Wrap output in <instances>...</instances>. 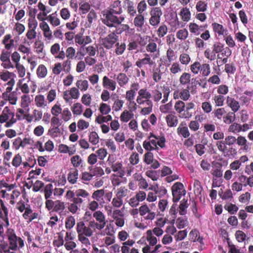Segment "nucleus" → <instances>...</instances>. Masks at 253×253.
Instances as JSON below:
<instances>
[{
	"mask_svg": "<svg viewBox=\"0 0 253 253\" xmlns=\"http://www.w3.org/2000/svg\"><path fill=\"white\" fill-rule=\"evenodd\" d=\"M123 10L121 1L115 0L112 2L107 9L102 10L101 12V20L102 22L109 28L117 27L125 20V17L121 15Z\"/></svg>",
	"mask_w": 253,
	"mask_h": 253,
	"instance_id": "f257e3e1",
	"label": "nucleus"
},
{
	"mask_svg": "<svg viewBox=\"0 0 253 253\" xmlns=\"http://www.w3.org/2000/svg\"><path fill=\"white\" fill-rule=\"evenodd\" d=\"M8 243L3 240L0 241V253H16L24 246V240L16 235L14 230L8 228L6 232Z\"/></svg>",
	"mask_w": 253,
	"mask_h": 253,
	"instance_id": "f03ea898",
	"label": "nucleus"
},
{
	"mask_svg": "<svg viewBox=\"0 0 253 253\" xmlns=\"http://www.w3.org/2000/svg\"><path fill=\"white\" fill-rule=\"evenodd\" d=\"M16 121L13 111L9 107H5L0 114V124H4L5 127H10L16 122Z\"/></svg>",
	"mask_w": 253,
	"mask_h": 253,
	"instance_id": "7ed1b4c3",
	"label": "nucleus"
},
{
	"mask_svg": "<svg viewBox=\"0 0 253 253\" xmlns=\"http://www.w3.org/2000/svg\"><path fill=\"white\" fill-rule=\"evenodd\" d=\"M76 231L79 235H84L91 237L94 233L98 231L89 221L85 222L83 221L78 222L76 225Z\"/></svg>",
	"mask_w": 253,
	"mask_h": 253,
	"instance_id": "20e7f679",
	"label": "nucleus"
},
{
	"mask_svg": "<svg viewBox=\"0 0 253 253\" xmlns=\"http://www.w3.org/2000/svg\"><path fill=\"white\" fill-rule=\"evenodd\" d=\"M156 206L154 203L143 204L139 208V214L146 220H153L156 216Z\"/></svg>",
	"mask_w": 253,
	"mask_h": 253,
	"instance_id": "39448f33",
	"label": "nucleus"
},
{
	"mask_svg": "<svg viewBox=\"0 0 253 253\" xmlns=\"http://www.w3.org/2000/svg\"><path fill=\"white\" fill-rule=\"evenodd\" d=\"M89 196V193L85 190L78 189L75 191L68 190L66 194V198L68 200L73 199L78 203L82 204Z\"/></svg>",
	"mask_w": 253,
	"mask_h": 253,
	"instance_id": "423d86ee",
	"label": "nucleus"
},
{
	"mask_svg": "<svg viewBox=\"0 0 253 253\" xmlns=\"http://www.w3.org/2000/svg\"><path fill=\"white\" fill-rule=\"evenodd\" d=\"M93 219L90 220L92 224L98 231L102 230L106 226V220L105 214L100 211L93 212Z\"/></svg>",
	"mask_w": 253,
	"mask_h": 253,
	"instance_id": "0eeeda50",
	"label": "nucleus"
},
{
	"mask_svg": "<svg viewBox=\"0 0 253 253\" xmlns=\"http://www.w3.org/2000/svg\"><path fill=\"white\" fill-rule=\"evenodd\" d=\"M118 41H119V37L115 32H112L105 37L101 38L99 42L103 48L109 50L114 47Z\"/></svg>",
	"mask_w": 253,
	"mask_h": 253,
	"instance_id": "6e6552de",
	"label": "nucleus"
},
{
	"mask_svg": "<svg viewBox=\"0 0 253 253\" xmlns=\"http://www.w3.org/2000/svg\"><path fill=\"white\" fill-rule=\"evenodd\" d=\"M16 74L8 70H3L0 73V80L5 83L4 86L6 88L13 87L15 84Z\"/></svg>",
	"mask_w": 253,
	"mask_h": 253,
	"instance_id": "1a4fd4ad",
	"label": "nucleus"
},
{
	"mask_svg": "<svg viewBox=\"0 0 253 253\" xmlns=\"http://www.w3.org/2000/svg\"><path fill=\"white\" fill-rule=\"evenodd\" d=\"M1 208H0V237L3 233V226H8L9 222L8 219V210L4 206L2 200H0Z\"/></svg>",
	"mask_w": 253,
	"mask_h": 253,
	"instance_id": "9d476101",
	"label": "nucleus"
},
{
	"mask_svg": "<svg viewBox=\"0 0 253 253\" xmlns=\"http://www.w3.org/2000/svg\"><path fill=\"white\" fill-rule=\"evenodd\" d=\"M150 17L149 20V22L150 25L154 27H157L161 21V17L163 15V12L159 7L153 8L151 11Z\"/></svg>",
	"mask_w": 253,
	"mask_h": 253,
	"instance_id": "9b49d317",
	"label": "nucleus"
},
{
	"mask_svg": "<svg viewBox=\"0 0 253 253\" xmlns=\"http://www.w3.org/2000/svg\"><path fill=\"white\" fill-rule=\"evenodd\" d=\"M13 87L6 88L5 91L2 93V99L11 105H15L18 100L17 93L16 91H12Z\"/></svg>",
	"mask_w": 253,
	"mask_h": 253,
	"instance_id": "f8f14e48",
	"label": "nucleus"
},
{
	"mask_svg": "<svg viewBox=\"0 0 253 253\" xmlns=\"http://www.w3.org/2000/svg\"><path fill=\"white\" fill-rule=\"evenodd\" d=\"M173 196V201L177 202L180 199L181 196L185 195V190L183 185L180 182L175 183L171 187Z\"/></svg>",
	"mask_w": 253,
	"mask_h": 253,
	"instance_id": "ddd939ff",
	"label": "nucleus"
},
{
	"mask_svg": "<svg viewBox=\"0 0 253 253\" xmlns=\"http://www.w3.org/2000/svg\"><path fill=\"white\" fill-rule=\"evenodd\" d=\"M80 96V92L77 87H73L69 90L64 91L63 97L66 103L72 102L73 99H78Z\"/></svg>",
	"mask_w": 253,
	"mask_h": 253,
	"instance_id": "4468645a",
	"label": "nucleus"
},
{
	"mask_svg": "<svg viewBox=\"0 0 253 253\" xmlns=\"http://www.w3.org/2000/svg\"><path fill=\"white\" fill-rule=\"evenodd\" d=\"M216 146L218 150L224 154L225 156H229L230 155H234L237 154L236 150L232 147L227 149V145L225 144L224 140H219L216 142Z\"/></svg>",
	"mask_w": 253,
	"mask_h": 253,
	"instance_id": "2eb2a0df",
	"label": "nucleus"
},
{
	"mask_svg": "<svg viewBox=\"0 0 253 253\" xmlns=\"http://www.w3.org/2000/svg\"><path fill=\"white\" fill-rule=\"evenodd\" d=\"M189 237L190 240L193 242L199 243L198 249L200 251H202L205 248L204 238L200 235V233L198 230H192L189 233Z\"/></svg>",
	"mask_w": 253,
	"mask_h": 253,
	"instance_id": "dca6fc26",
	"label": "nucleus"
},
{
	"mask_svg": "<svg viewBox=\"0 0 253 253\" xmlns=\"http://www.w3.org/2000/svg\"><path fill=\"white\" fill-rule=\"evenodd\" d=\"M91 37L89 36L84 35L83 34H77L75 36V42L77 44L81 46H85L86 44L92 42Z\"/></svg>",
	"mask_w": 253,
	"mask_h": 253,
	"instance_id": "f3484780",
	"label": "nucleus"
},
{
	"mask_svg": "<svg viewBox=\"0 0 253 253\" xmlns=\"http://www.w3.org/2000/svg\"><path fill=\"white\" fill-rule=\"evenodd\" d=\"M39 27L42 30L43 36L46 41L50 42L53 39L52 32L46 22H41Z\"/></svg>",
	"mask_w": 253,
	"mask_h": 253,
	"instance_id": "a211bd4d",
	"label": "nucleus"
},
{
	"mask_svg": "<svg viewBox=\"0 0 253 253\" xmlns=\"http://www.w3.org/2000/svg\"><path fill=\"white\" fill-rule=\"evenodd\" d=\"M117 82L105 76L102 79V86L107 90L114 91L116 89Z\"/></svg>",
	"mask_w": 253,
	"mask_h": 253,
	"instance_id": "6ab92c4d",
	"label": "nucleus"
},
{
	"mask_svg": "<svg viewBox=\"0 0 253 253\" xmlns=\"http://www.w3.org/2000/svg\"><path fill=\"white\" fill-rule=\"evenodd\" d=\"M145 19L143 15L138 14L136 15L133 20V24L139 32L145 33V31L143 28L144 24Z\"/></svg>",
	"mask_w": 253,
	"mask_h": 253,
	"instance_id": "aec40b11",
	"label": "nucleus"
},
{
	"mask_svg": "<svg viewBox=\"0 0 253 253\" xmlns=\"http://www.w3.org/2000/svg\"><path fill=\"white\" fill-rule=\"evenodd\" d=\"M176 57L175 52L171 48H169L166 52V59H165L164 57H163V65L166 67L169 66L170 63L175 60Z\"/></svg>",
	"mask_w": 253,
	"mask_h": 253,
	"instance_id": "412c9836",
	"label": "nucleus"
},
{
	"mask_svg": "<svg viewBox=\"0 0 253 253\" xmlns=\"http://www.w3.org/2000/svg\"><path fill=\"white\" fill-rule=\"evenodd\" d=\"M144 56V58L139 59L135 63L136 66L139 68L143 67L146 65H148L151 67L154 64V62L151 59L149 54L146 53Z\"/></svg>",
	"mask_w": 253,
	"mask_h": 253,
	"instance_id": "4be33fe9",
	"label": "nucleus"
},
{
	"mask_svg": "<svg viewBox=\"0 0 253 253\" xmlns=\"http://www.w3.org/2000/svg\"><path fill=\"white\" fill-rule=\"evenodd\" d=\"M253 96V90H246L239 98L241 105L248 106L250 104Z\"/></svg>",
	"mask_w": 253,
	"mask_h": 253,
	"instance_id": "5701e85b",
	"label": "nucleus"
},
{
	"mask_svg": "<svg viewBox=\"0 0 253 253\" xmlns=\"http://www.w3.org/2000/svg\"><path fill=\"white\" fill-rule=\"evenodd\" d=\"M226 103L234 113L237 112L240 108L239 102L231 96L226 97Z\"/></svg>",
	"mask_w": 253,
	"mask_h": 253,
	"instance_id": "b1692460",
	"label": "nucleus"
},
{
	"mask_svg": "<svg viewBox=\"0 0 253 253\" xmlns=\"http://www.w3.org/2000/svg\"><path fill=\"white\" fill-rule=\"evenodd\" d=\"M34 102L36 106L38 108L44 109L48 105V102L46 99L45 96L41 94H38L35 96Z\"/></svg>",
	"mask_w": 253,
	"mask_h": 253,
	"instance_id": "393cba45",
	"label": "nucleus"
},
{
	"mask_svg": "<svg viewBox=\"0 0 253 253\" xmlns=\"http://www.w3.org/2000/svg\"><path fill=\"white\" fill-rule=\"evenodd\" d=\"M129 79L125 73H119L116 77V82L120 87H124L128 84Z\"/></svg>",
	"mask_w": 253,
	"mask_h": 253,
	"instance_id": "a878e982",
	"label": "nucleus"
},
{
	"mask_svg": "<svg viewBox=\"0 0 253 253\" xmlns=\"http://www.w3.org/2000/svg\"><path fill=\"white\" fill-rule=\"evenodd\" d=\"M185 110L181 115V118L185 119H189L193 115V113L191 111L195 107V104L192 102H188L185 104Z\"/></svg>",
	"mask_w": 253,
	"mask_h": 253,
	"instance_id": "bb28decb",
	"label": "nucleus"
},
{
	"mask_svg": "<svg viewBox=\"0 0 253 253\" xmlns=\"http://www.w3.org/2000/svg\"><path fill=\"white\" fill-rule=\"evenodd\" d=\"M124 4L127 13L130 17L135 16L136 14V10L134 3L130 0H125Z\"/></svg>",
	"mask_w": 253,
	"mask_h": 253,
	"instance_id": "cd10ccee",
	"label": "nucleus"
},
{
	"mask_svg": "<svg viewBox=\"0 0 253 253\" xmlns=\"http://www.w3.org/2000/svg\"><path fill=\"white\" fill-rule=\"evenodd\" d=\"M167 125L169 127H175L178 124V117L174 114H169L165 118Z\"/></svg>",
	"mask_w": 253,
	"mask_h": 253,
	"instance_id": "c85d7f7f",
	"label": "nucleus"
},
{
	"mask_svg": "<svg viewBox=\"0 0 253 253\" xmlns=\"http://www.w3.org/2000/svg\"><path fill=\"white\" fill-rule=\"evenodd\" d=\"M168 67H169L170 74L172 76L179 74L182 71L181 65L178 62H174L172 64L170 63V66Z\"/></svg>",
	"mask_w": 253,
	"mask_h": 253,
	"instance_id": "c756f323",
	"label": "nucleus"
},
{
	"mask_svg": "<svg viewBox=\"0 0 253 253\" xmlns=\"http://www.w3.org/2000/svg\"><path fill=\"white\" fill-rule=\"evenodd\" d=\"M111 168L112 170L114 172H117V174H119L121 177H123L125 176V170L121 162H117L115 164H112Z\"/></svg>",
	"mask_w": 253,
	"mask_h": 253,
	"instance_id": "7c9ffc66",
	"label": "nucleus"
},
{
	"mask_svg": "<svg viewBox=\"0 0 253 253\" xmlns=\"http://www.w3.org/2000/svg\"><path fill=\"white\" fill-rule=\"evenodd\" d=\"M212 27L213 31L219 36H225L228 34V30L225 29L223 26L217 23H213L212 24Z\"/></svg>",
	"mask_w": 253,
	"mask_h": 253,
	"instance_id": "2f4dec72",
	"label": "nucleus"
},
{
	"mask_svg": "<svg viewBox=\"0 0 253 253\" xmlns=\"http://www.w3.org/2000/svg\"><path fill=\"white\" fill-rule=\"evenodd\" d=\"M152 97V93L147 88H143L140 89L137 93L136 99H151Z\"/></svg>",
	"mask_w": 253,
	"mask_h": 253,
	"instance_id": "473e14b6",
	"label": "nucleus"
},
{
	"mask_svg": "<svg viewBox=\"0 0 253 253\" xmlns=\"http://www.w3.org/2000/svg\"><path fill=\"white\" fill-rule=\"evenodd\" d=\"M134 118L133 112L125 109L121 113L120 118L121 122L127 123Z\"/></svg>",
	"mask_w": 253,
	"mask_h": 253,
	"instance_id": "72a5a7b5",
	"label": "nucleus"
},
{
	"mask_svg": "<svg viewBox=\"0 0 253 253\" xmlns=\"http://www.w3.org/2000/svg\"><path fill=\"white\" fill-rule=\"evenodd\" d=\"M46 20H47L53 27L58 26L60 24V20L58 17L56 12L46 16Z\"/></svg>",
	"mask_w": 253,
	"mask_h": 253,
	"instance_id": "f704fd0d",
	"label": "nucleus"
},
{
	"mask_svg": "<svg viewBox=\"0 0 253 253\" xmlns=\"http://www.w3.org/2000/svg\"><path fill=\"white\" fill-rule=\"evenodd\" d=\"M79 171L77 169H71L67 176L68 182L72 184L77 182L78 179Z\"/></svg>",
	"mask_w": 253,
	"mask_h": 253,
	"instance_id": "c9c22d12",
	"label": "nucleus"
},
{
	"mask_svg": "<svg viewBox=\"0 0 253 253\" xmlns=\"http://www.w3.org/2000/svg\"><path fill=\"white\" fill-rule=\"evenodd\" d=\"M206 27H207L206 26H199L195 23H190L189 24L190 32L195 35H199L202 31H204V28Z\"/></svg>",
	"mask_w": 253,
	"mask_h": 253,
	"instance_id": "e433bc0d",
	"label": "nucleus"
},
{
	"mask_svg": "<svg viewBox=\"0 0 253 253\" xmlns=\"http://www.w3.org/2000/svg\"><path fill=\"white\" fill-rule=\"evenodd\" d=\"M237 143L239 146L242 147V149L245 152H248L251 148L249 146V143L246 138L242 136H239L236 138Z\"/></svg>",
	"mask_w": 253,
	"mask_h": 253,
	"instance_id": "4c0bfd02",
	"label": "nucleus"
},
{
	"mask_svg": "<svg viewBox=\"0 0 253 253\" xmlns=\"http://www.w3.org/2000/svg\"><path fill=\"white\" fill-rule=\"evenodd\" d=\"M146 50L147 52L152 53L154 54L155 52H157L153 56V59L157 58L159 55V50L157 47V44L154 42H149L146 46Z\"/></svg>",
	"mask_w": 253,
	"mask_h": 253,
	"instance_id": "58836bf2",
	"label": "nucleus"
},
{
	"mask_svg": "<svg viewBox=\"0 0 253 253\" xmlns=\"http://www.w3.org/2000/svg\"><path fill=\"white\" fill-rule=\"evenodd\" d=\"M105 190L103 189L97 190L92 193V198L95 201H96L99 202L100 205H102L104 203V202H102L103 197L105 195Z\"/></svg>",
	"mask_w": 253,
	"mask_h": 253,
	"instance_id": "ea45409f",
	"label": "nucleus"
},
{
	"mask_svg": "<svg viewBox=\"0 0 253 253\" xmlns=\"http://www.w3.org/2000/svg\"><path fill=\"white\" fill-rule=\"evenodd\" d=\"M70 201L72 203L68 204V209L72 213H76L78 211H80L82 204L77 203L73 199H71Z\"/></svg>",
	"mask_w": 253,
	"mask_h": 253,
	"instance_id": "a19ab883",
	"label": "nucleus"
},
{
	"mask_svg": "<svg viewBox=\"0 0 253 253\" xmlns=\"http://www.w3.org/2000/svg\"><path fill=\"white\" fill-rule=\"evenodd\" d=\"M129 193L128 190L125 186H121L118 188L115 192V197L120 199L127 196Z\"/></svg>",
	"mask_w": 253,
	"mask_h": 253,
	"instance_id": "79ce46f5",
	"label": "nucleus"
},
{
	"mask_svg": "<svg viewBox=\"0 0 253 253\" xmlns=\"http://www.w3.org/2000/svg\"><path fill=\"white\" fill-rule=\"evenodd\" d=\"M65 209V205L64 202L59 200L55 201V204L53 211L59 213L60 215H63L65 213V211H64Z\"/></svg>",
	"mask_w": 253,
	"mask_h": 253,
	"instance_id": "37998d69",
	"label": "nucleus"
},
{
	"mask_svg": "<svg viewBox=\"0 0 253 253\" xmlns=\"http://www.w3.org/2000/svg\"><path fill=\"white\" fill-rule=\"evenodd\" d=\"M36 75L38 78L43 79L47 75V69L43 64H40L36 69Z\"/></svg>",
	"mask_w": 253,
	"mask_h": 253,
	"instance_id": "c03bdc74",
	"label": "nucleus"
},
{
	"mask_svg": "<svg viewBox=\"0 0 253 253\" xmlns=\"http://www.w3.org/2000/svg\"><path fill=\"white\" fill-rule=\"evenodd\" d=\"M185 102L182 100H178L175 103L174 108L176 113L179 115L180 117L185 111Z\"/></svg>",
	"mask_w": 253,
	"mask_h": 253,
	"instance_id": "a18cd8bd",
	"label": "nucleus"
},
{
	"mask_svg": "<svg viewBox=\"0 0 253 253\" xmlns=\"http://www.w3.org/2000/svg\"><path fill=\"white\" fill-rule=\"evenodd\" d=\"M107 228H106V234L109 236L104 238V240L106 246H110L114 244L115 242V237L114 236V231L112 230L111 231H108L107 232Z\"/></svg>",
	"mask_w": 253,
	"mask_h": 253,
	"instance_id": "49530a36",
	"label": "nucleus"
},
{
	"mask_svg": "<svg viewBox=\"0 0 253 253\" xmlns=\"http://www.w3.org/2000/svg\"><path fill=\"white\" fill-rule=\"evenodd\" d=\"M182 20L184 22H188L191 19V12L187 7H184L181 9L179 13Z\"/></svg>",
	"mask_w": 253,
	"mask_h": 253,
	"instance_id": "de8ad7c7",
	"label": "nucleus"
},
{
	"mask_svg": "<svg viewBox=\"0 0 253 253\" xmlns=\"http://www.w3.org/2000/svg\"><path fill=\"white\" fill-rule=\"evenodd\" d=\"M23 217L25 219H29V221H32L37 217V214L34 213L30 206L26 207L24 213L23 214Z\"/></svg>",
	"mask_w": 253,
	"mask_h": 253,
	"instance_id": "09e8293b",
	"label": "nucleus"
},
{
	"mask_svg": "<svg viewBox=\"0 0 253 253\" xmlns=\"http://www.w3.org/2000/svg\"><path fill=\"white\" fill-rule=\"evenodd\" d=\"M177 131L179 135L184 138H187L190 135L188 127L186 126H184L182 123L180 124L178 127Z\"/></svg>",
	"mask_w": 253,
	"mask_h": 253,
	"instance_id": "8fccbe9b",
	"label": "nucleus"
},
{
	"mask_svg": "<svg viewBox=\"0 0 253 253\" xmlns=\"http://www.w3.org/2000/svg\"><path fill=\"white\" fill-rule=\"evenodd\" d=\"M226 100V97L222 95L215 94L212 97V100H213L215 106L216 107H221L224 104V101Z\"/></svg>",
	"mask_w": 253,
	"mask_h": 253,
	"instance_id": "3c124183",
	"label": "nucleus"
},
{
	"mask_svg": "<svg viewBox=\"0 0 253 253\" xmlns=\"http://www.w3.org/2000/svg\"><path fill=\"white\" fill-rule=\"evenodd\" d=\"M191 75L187 72H183L182 73L179 79L180 84L182 85H186L189 84L190 82V79Z\"/></svg>",
	"mask_w": 253,
	"mask_h": 253,
	"instance_id": "603ef678",
	"label": "nucleus"
},
{
	"mask_svg": "<svg viewBox=\"0 0 253 253\" xmlns=\"http://www.w3.org/2000/svg\"><path fill=\"white\" fill-rule=\"evenodd\" d=\"M114 47H115L114 50L115 54L117 55H121L124 53L126 49V44L124 42L120 43L119 41H118Z\"/></svg>",
	"mask_w": 253,
	"mask_h": 253,
	"instance_id": "864d4df0",
	"label": "nucleus"
},
{
	"mask_svg": "<svg viewBox=\"0 0 253 253\" xmlns=\"http://www.w3.org/2000/svg\"><path fill=\"white\" fill-rule=\"evenodd\" d=\"M70 161L71 164L75 168L82 167L84 162L81 157L78 155H75L71 157Z\"/></svg>",
	"mask_w": 253,
	"mask_h": 253,
	"instance_id": "5fc2aeb1",
	"label": "nucleus"
},
{
	"mask_svg": "<svg viewBox=\"0 0 253 253\" xmlns=\"http://www.w3.org/2000/svg\"><path fill=\"white\" fill-rule=\"evenodd\" d=\"M76 85L78 89L82 92L87 90L88 88L89 84L87 80H78L76 83Z\"/></svg>",
	"mask_w": 253,
	"mask_h": 253,
	"instance_id": "6e6d98bb",
	"label": "nucleus"
},
{
	"mask_svg": "<svg viewBox=\"0 0 253 253\" xmlns=\"http://www.w3.org/2000/svg\"><path fill=\"white\" fill-rule=\"evenodd\" d=\"M124 103V100L120 99L119 96H117V98L114 100V103L113 104V110L116 112H118L121 110L123 107Z\"/></svg>",
	"mask_w": 253,
	"mask_h": 253,
	"instance_id": "4d7b16f0",
	"label": "nucleus"
},
{
	"mask_svg": "<svg viewBox=\"0 0 253 253\" xmlns=\"http://www.w3.org/2000/svg\"><path fill=\"white\" fill-rule=\"evenodd\" d=\"M31 102V98L29 95L24 94L21 97V106L24 109L28 108Z\"/></svg>",
	"mask_w": 253,
	"mask_h": 253,
	"instance_id": "13d9d810",
	"label": "nucleus"
},
{
	"mask_svg": "<svg viewBox=\"0 0 253 253\" xmlns=\"http://www.w3.org/2000/svg\"><path fill=\"white\" fill-rule=\"evenodd\" d=\"M179 61L180 64L187 66L191 62V57L188 54L183 52L179 55Z\"/></svg>",
	"mask_w": 253,
	"mask_h": 253,
	"instance_id": "bf43d9fd",
	"label": "nucleus"
},
{
	"mask_svg": "<svg viewBox=\"0 0 253 253\" xmlns=\"http://www.w3.org/2000/svg\"><path fill=\"white\" fill-rule=\"evenodd\" d=\"M146 240L148 242L150 245L154 246L157 243V238L152 234L151 230H148L146 233Z\"/></svg>",
	"mask_w": 253,
	"mask_h": 253,
	"instance_id": "052dcab7",
	"label": "nucleus"
},
{
	"mask_svg": "<svg viewBox=\"0 0 253 253\" xmlns=\"http://www.w3.org/2000/svg\"><path fill=\"white\" fill-rule=\"evenodd\" d=\"M170 26L172 31H175L178 28H183L185 26L182 22L178 20V18H176L171 20L169 23Z\"/></svg>",
	"mask_w": 253,
	"mask_h": 253,
	"instance_id": "680f3d73",
	"label": "nucleus"
},
{
	"mask_svg": "<svg viewBox=\"0 0 253 253\" xmlns=\"http://www.w3.org/2000/svg\"><path fill=\"white\" fill-rule=\"evenodd\" d=\"M61 134V130L58 126H53L48 130V134L53 138L58 137Z\"/></svg>",
	"mask_w": 253,
	"mask_h": 253,
	"instance_id": "e2e57ef3",
	"label": "nucleus"
},
{
	"mask_svg": "<svg viewBox=\"0 0 253 253\" xmlns=\"http://www.w3.org/2000/svg\"><path fill=\"white\" fill-rule=\"evenodd\" d=\"M71 110L74 115H80L83 111V106L80 103H75L71 107Z\"/></svg>",
	"mask_w": 253,
	"mask_h": 253,
	"instance_id": "0e129e2a",
	"label": "nucleus"
},
{
	"mask_svg": "<svg viewBox=\"0 0 253 253\" xmlns=\"http://www.w3.org/2000/svg\"><path fill=\"white\" fill-rule=\"evenodd\" d=\"M168 27L164 24H161L156 30V33L160 38L164 37L168 33Z\"/></svg>",
	"mask_w": 253,
	"mask_h": 253,
	"instance_id": "69168bd1",
	"label": "nucleus"
},
{
	"mask_svg": "<svg viewBox=\"0 0 253 253\" xmlns=\"http://www.w3.org/2000/svg\"><path fill=\"white\" fill-rule=\"evenodd\" d=\"M202 68V65L198 61H196L192 64L190 66L191 72L194 75H197L201 71Z\"/></svg>",
	"mask_w": 253,
	"mask_h": 253,
	"instance_id": "338daca9",
	"label": "nucleus"
},
{
	"mask_svg": "<svg viewBox=\"0 0 253 253\" xmlns=\"http://www.w3.org/2000/svg\"><path fill=\"white\" fill-rule=\"evenodd\" d=\"M79 9L81 11V13L83 14L87 13L88 11H90V4L86 1H82L79 3Z\"/></svg>",
	"mask_w": 253,
	"mask_h": 253,
	"instance_id": "774afa93",
	"label": "nucleus"
}]
</instances>
